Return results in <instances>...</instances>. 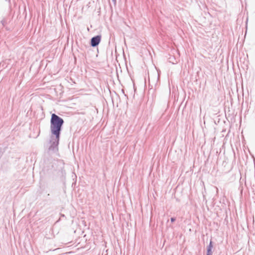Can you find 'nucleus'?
<instances>
[{"label": "nucleus", "instance_id": "f257e3e1", "mask_svg": "<svg viewBox=\"0 0 255 255\" xmlns=\"http://www.w3.org/2000/svg\"><path fill=\"white\" fill-rule=\"evenodd\" d=\"M63 123L64 121L62 119L55 114H52L50 126L51 130L52 133L56 136L57 141L59 139L60 131Z\"/></svg>", "mask_w": 255, "mask_h": 255}, {"label": "nucleus", "instance_id": "f03ea898", "mask_svg": "<svg viewBox=\"0 0 255 255\" xmlns=\"http://www.w3.org/2000/svg\"><path fill=\"white\" fill-rule=\"evenodd\" d=\"M101 41V36H97L91 39V44L93 47L98 45Z\"/></svg>", "mask_w": 255, "mask_h": 255}, {"label": "nucleus", "instance_id": "7ed1b4c3", "mask_svg": "<svg viewBox=\"0 0 255 255\" xmlns=\"http://www.w3.org/2000/svg\"><path fill=\"white\" fill-rule=\"evenodd\" d=\"M213 248V242L212 240H210L209 245L207 248V254L206 255H212V249Z\"/></svg>", "mask_w": 255, "mask_h": 255}, {"label": "nucleus", "instance_id": "20e7f679", "mask_svg": "<svg viewBox=\"0 0 255 255\" xmlns=\"http://www.w3.org/2000/svg\"><path fill=\"white\" fill-rule=\"evenodd\" d=\"M175 220H176V219H175V218H173V217H172V218H171V222H174L175 221Z\"/></svg>", "mask_w": 255, "mask_h": 255}]
</instances>
